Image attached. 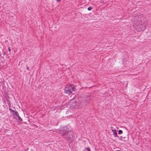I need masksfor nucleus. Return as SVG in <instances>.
I'll list each match as a JSON object with an SVG mask.
<instances>
[{
  "label": "nucleus",
  "mask_w": 151,
  "mask_h": 151,
  "mask_svg": "<svg viewBox=\"0 0 151 151\" xmlns=\"http://www.w3.org/2000/svg\"><path fill=\"white\" fill-rule=\"evenodd\" d=\"M60 129L61 130L62 136L64 138H65L67 141H69V142H71L72 140V135H69L70 136L69 137H65V135H68V132L71 131L70 129H69L68 128L67 126H65L63 127H62Z\"/></svg>",
  "instance_id": "obj_1"
},
{
  "label": "nucleus",
  "mask_w": 151,
  "mask_h": 151,
  "mask_svg": "<svg viewBox=\"0 0 151 151\" xmlns=\"http://www.w3.org/2000/svg\"><path fill=\"white\" fill-rule=\"evenodd\" d=\"M9 110L11 111V112H12V111H14V110H12V108H11V105H10V104H9Z\"/></svg>",
  "instance_id": "obj_7"
},
{
  "label": "nucleus",
  "mask_w": 151,
  "mask_h": 151,
  "mask_svg": "<svg viewBox=\"0 0 151 151\" xmlns=\"http://www.w3.org/2000/svg\"><path fill=\"white\" fill-rule=\"evenodd\" d=\"M4 55L6 54V53H4Z\"/></svg>",
  "instance_id": "obj_15"
},
{
  "label": "nucleus",
  "mask_w": 151,
  "mask_h": 151,
  "mask_svg": "<svg viewBox=\"0 0 151 151\" xmlns=\"http://www.w3.org/2000/svg\"><path fill=\"white\" fill-rule=\"evenodd\" d=\"M12 112H13V114L15 115V117H16L19 115L18 112L17 111H15L14 110L12 111Z\"/></svg>",
  "instance_id": "obj_6"
},
{
  "label": "nucleus",
  "mask_w": 151,
  "mask_h": 151,
  "mask_svg": "<svg viewBox=\"0 0 151 151\" xmlns=\"http://www.w3.org/2000/svg\"><path fill=\"white\" fill-rule=\"evenodd\" d=\"M8 50H9V51L10 52L11 51V49H10V47H9V48H8Z\"/></svg>",
  "instance_id": "obj_11"
},
{
  "label": "nucleus",
  "mask_w": 151,
  "mask_h": 151,
  "mask_svg": "<svg viewBox=\"0 0 151 151\" xmlns=\"http://www.w3.org/2000/svg\"><path fill=\"white\" fill-rule=\"evenodd\" d=\"M26 69L28 70H29V68L28 67Z\"/></svg>",
  "instance_id": "obj_12"
},
{
  "label": "nucleus",
  "mask_w": 151,
  "mask_h": 151,
  "mask_svg": "<svg viewBox=\"0 0 151 151\" xmlns=\"http://www.w3.org/2000/svg\"><path fill=\"white\" fill-rule=\"evenodd\" d=\"M88 151H91L89 148H87L86 149Z\"/></svg>",
  "instance_id": "obj_10"
},
{
  "label": "nucleus",
  "mask_w": 151,
  "mask_h": 151,
  "mask_svg": "<svg viewBox=\"0 0 151 151\" xmlns=\"http://www.w3.org/2000/svg\"><path fill=\"white\" fill-rule=\"evenodd\" d=\"M123 133V131L121 130H120L119 131L118 134H122Z\"/></svg>",
  "instance_id": "obj_8"
},
{
  "label": "nucleus",
  "mask_w": 151,
  "mask_h": 151,
  "mask_svg": "<svg viewBox=\"0 0 151 151\" xmlns=\"http://www.w3.org/2000/svg\"><path fill=\"white\" fill-rule=\"evenodd\" d=\"M76 88L73 85H67L65 88V92L67 94L71 93L72 91H74Z\"/></svg>",
  "instance_id": "obj_3"
},
{
  "label": "nucleus",
  "mask_w": 151,
  "mask_h": 151,
  "mask_svg": "<svg viewBox=\"0 0 151 151\" xmlns=\"http://www.w3.org/2000/svg\"><path fill=\"white\" fill-rule=\"evenodd\" d=\"M111 130L113 132L114 136L116 137H118L116 130L112 129Z\"/></svg>",
  "instance_id": "obj_5"
},
{
  "label": "nucleus",
  "mask_w": 151,
  "mask_h": 151,
  "mask_svg": "<svg viewBox=\"0 0 151 151\" xmlns=\"http://www.w3.org/2000/svg\"><path fill=\"white\" fill-rule=\"evenodd\" d=\"M60 1V0H56L58 2H59Z\"/></svg>",
  "instance_id": "obj_13"
},
{
  "label": "nucleus",
  "mask_w": 151,
  "mask_h": 151,
  "mask_svg": "<svg viewBox=\"0 0 151 151\" xmlns=\"http://www.w3.org/2000/svg\"><path fill=\"white\" fill-rule=\"evenodd\" d=\"M116 151H121L119 150H116Z\"/></svg>",
  "instance_id": "obj_14"
},
{
  "label": "nucleus",
  "mask_w": 151,
  "mask_h": 151,
  "mask_svg": "<svg viewBox=\"0 0 151 151\" xmlns=\"http://www.w3.org/2000/svg\"><path fill=\"white\" fill-rule=\"evenodd\" d=\"M15 118L17 120L18 122H20L22 121V119L21 118L20 116L18 115L17 116L15 117Z\"/></svg>",
  "instance_id": "obj_4"
},
{
  "label": "nucleus",
  "mask_w": 151,
  "mask_h": 151,
  "mask_svg": "<svg viewBox=\"0 0 151 151\" xmlns=\"http://www.w3.org/2000/svg\"><path fill=\"white\" fill-rule=\"evenodd\" d=\"M134 26L137 30L138 31L140 32L144 31L146 29L145 26H144L141 24V22H137L134 23Z\"/></svg>",
  "instance_id": "obj_2"
},
{
  "label": "nucleus",
  "mask_w": 151,
  "mask_h": 151,
  "mask_svg": "<svg viewBox=\"0 0 151 151\" xmlns=\"http://www.w3.org/2000/svg\"><path fill=\"white\" fill-rule=\"evenodd\" d=\"M92 9V7L91 6H90L88 8V9L89 10V11H90Z\"/></svg>",
  "instance_id": "obj_9"
}]
</instances>
